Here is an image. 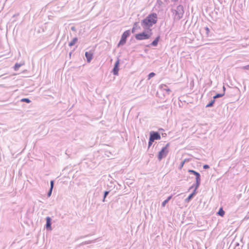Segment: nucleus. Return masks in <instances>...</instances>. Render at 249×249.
Returning <instances> with one entry per match:
<instances>
[{
    "label": "nucleus",
    "mask_w": 249,
    "mask_h": 249,
    "mask_svg": "<svg viewBox=\"0 0 249 249\" xmlns=\"http://www.w3.org/2000/svg\"><path fill=\"white\" fill-rule=\"evenodd\" d=\"M109 192V191H105L104 192V198H103V202H105V198L106 197H107V196L108 195Z\"/></svg>",
    "instance_id": "obj_22"
},
{
    "label": "nucleus",
    "mask_w": 249,
    "mask_h": 249,
    "mask_svg": "<svg viewBox=\"0 0 249 249\" xmlns=\"http://www.w3.org/2000/svg\"><path fill=\"white\" fill-rule=\"evenodd\" d=\"M188 172L191 173H192L194 175H195L196 176H197V175H200V174L193 170H188Z\"/></svg>",
    "instance_id": "obj_19"
},
{
    "label": "nucleus",
    "mask_w": 249,
    "mask_h": 249,
    "mask_svg": "<svg viewBox=\"0 0 249 249\" xmlns=\"http://www.w3.org/2000/svg\"><path fill=\"white\" fill-rule=\"evenodd\" d=\"M78 41V38L77 37H74L73 39L69 43V46H73Z\"/></svg>",
    "instance_id": "obj_14"
},
{
    "label": "nucleus",
    "mask_w": 249,
    "mask_h": 249,
    "mask_svg": "<svg viewBox=\"0 0 249 249\" xmlns=\"http://www.w3.org/2000/svg\"><path fill=\"white\" fill-rule=\"evenodd\" d=\"M95 241H85V242H84L82 243V245H86V244H90V243H91L92 242H94Z\"/></svg>",
    "instance_id": "obj_24"
},
{
    "label": "nucleus",
    "mask_w": 249,
    "mask_h": 249,
    "mask_svg": "<svg viewBox=\"0 0 249 249\" xmlns=\"http://www.w3.org/2000/svg\"><path fill=\"white\" fill-rule=\"evenodd\" d=\"M172 196H170L168 197V198L166 199L168 202L171 199Z\"/></svg>",
    "instance_id": "obj_32"
},
{
    "label": "nucleus",
    "mask_w": 249,
    "mask_h": 249,
    "mask_svg": "<svg viewBox=\"0 0 249 249\" xmlns=\"http://www.w3.org/2000/svg\"><path fill=\"white\" fill-rule=\"evenodd\" d=\"M169 146V143H168L166 144V145L163 147L161 150L159 152L158 158V160L160 161L162 160V158H165L168 154L169 150L168 147Z\"/></svg>",
    "instance_id": "obj_3"
},
{
    "label": "nucleus",
    "mask_w": 249,
    "mask_h": 249,
    "mask_svg": "<svg viewBox=\"0 0 249 249\" xmlns=\"http://www.w3.org/2000/svg\"><path fill=\"white\" fill-rule=\"evenodd\" d=\"M225 213V212L223 210L222 208H220L218 212V214L221 216H223L224 215Z\"/></svg>",
    "instance_id": "obj_18"
},
{
    "label": "nucleus",
    "mask_w": 249,
    "mask_h": 249,
    "mask_svg": "<svg viewBox=\"0 0 249 249\" xmlns=\"http://www.w3.org/2000/svg\"><path fill=\"white\" fill-rule=\"evenodd\" d=\"M74 27H72V28H71V30H74Z\"/></svg>",
    "instance_id": "obj_35"
},
{
    "label": "nucleus",
    "mask_w": 249,
    "mask_h": 249,
    "mask_svg": "<svg viewBox=\"0 0 249 249\" xmlns=\"http://www.w3.org/2000/svg\"><path fill=\"white\" fill-rule=\"evenodd\" d=\"M159 39L160 36H159L155 39V40L151 43L150 45L153 46H157L159 41Z\"/></svg>",
    "instance_id": "obj_13"
},
{
    "label": "nucleus",
    "mask_w": 249,
    "mask_h": 249,
    "mask_svg": "<svg viewBox=\"0 0 249 249\" xmlns=\"http://www.w3.org/2000/svg\"><path fill=\"white\" fill-rule=\"evenodd\" d=\"M185 161H186V160H184L183 161H182L181 162V163H180V166H179V168H180V169H181V168L183 167V165H184V163H185Z\"/></svg>",
    "instance_id": "obj_26"
},
{
    "label": "nucleus",
    "mask_w": 249,
    "mask_h": 249,
    "mask_svg": "<svg viewBox=\"0 0 249 249\" xmlns=\"http://www.w3.org/2000/svg\"><path fill=\"white\" fill-rule=\"evenodd\" d=\"M167 203H168V201L166 200H165L161 204L162 207H165Z\"/></svg>",
    "instance_id": "obj_29"
},
{
    "label": "nucleus",
    "mask_w": 249,
    "mask_h": 249,
    "mask_svg": "<svg viewBox=\"0 0 249 249\" xmlns=\"http://www.w3.org/2000/svg\"><path fill=\"white\" fill-rule=\"evenodd\" d=\"M209 168V166L207 164H205L203 165V168L205 169H208Z\"/></svg>",
    "instance_id": "obj_31"
},
{
    "label": "nucleus",
    "mask_w": 249,
    "mask_h": 249,
    "mask_svg": "<svg viewBox=\"0 0 249 249\" xmlns=\"http://www.w3.org/2000/svg\"><path fill=\"white\" fill-rule=\"evenodd\" d=\"M200 175H197V176H196V184H193L190 188V189H191L193 188H195V190H197V188L199 187L200 184Z\"/></svg>",
    "instance_id": "obj_6"
},
{
    "label": "nucleus",
    "mask_w": 249,
    "mask_h": 249,
    "mask_svg": "<svg viewBox=\"0 0 249 249\" xmlns=\"http://www.w3.org/2000/svg\"><path fill=\"white\" fill-rule=\"evenodd\" d=\"M119 59H118L115 63L114 67L113 69L112 72L114 75H117L118 74L119 68L118 66L119 65Z\"/></svg>",
    "instance_id": "obj_8"
},
{
    "label": "nucleus",
    "mask_w": 249,
    "mask_h": 249,
    "mask_svg": "<svg viewBox=\"0 0 249 249\" xmlns=\"http://www.w3.org/2000/svg\"><path fill=\"white\" fill-rule=\"evenodd\" d=\"M196 190L194 189L193 192L191 193L188 197L185 199L186 202H189L194 196L196 194Z\"/></svg>",
    "instance_id": "obj_12"
},
{
    "label": "nucleus",
    "mask_w": 249,
    "mask_h": 249,
    "mask_svg": "<svg viewBox=\"0 0 249 249\" xmlns=\"http://www.w3.org/2000/svg\"><path fill=\"white\" fill-rule=\"evenodd\" d=\"M152 35V30H145L143 32L136 34L135 38L137 40H145L149 38Z\"/></svg>",
    "instance_id": "obj_2"
},
{
    "label": "nucleus",
    "mask_w": 249,
    "mask_h": 249,
    "mask_svg": "<svg viewBox=\"0 0 249 249\" xmlns=\"http://www.w3.org/2000/svg\"><path fill=\"white\" fill-rule=\"evenodd\" d=\"M214 102H215L214 100H212L210 103H209L206 106V107H211L213 106V105L214 104Z\"/></svg>",
    "instance_id": "obj_23"
},
{
    "label": "nucleus",
    "mask_w": 249,
    "mask_h": 249,
    "mask_svg": "<svg viewBox=\"0 0 249 249\" xmlns=\"http://www.w3.org/2000/svg\"><path fill=\"white\" fill-rule=\"evenodd\" d=\"M155 75V73L154 72H151L148 75V79H150L152 77H154Z\"/></svg>",
    "instance_id": "obj_21"
},
{
    "label": "nucleus",
    "mask_w": 249,
    "mask_h": 249,
    "mask_svg": "<svg viewBox=\"0 0 249 249\" xmlns=\"http://www.w3.org/2000/svg\"><path fill=\"white\" fill-rule=\"evenodd\" d=\"M242 69L249 70V65L242 67Z\"/></svg>",
    "instance_id": "obj_30"
},
{
    "label": "nucleus",
    "mask_w": 249,
    "mask_h": 249,
    "mask_svg": "<svg viewBox=\"0 0 249 249\" xmlns=\"http://www.w3.org/2000/svg\"><path fill=\"white\" fill-rule=\"evenodd\" d=\"M158 16L156 13L149 14L141 22V25L144 30H151L150 28L157 22Z\"/></svg>",
    "instance_id": "obj_1"
},
{
    "label": "nucleus",
    "mask_w": 249,
    "mask_h": 249,
    "mask_svg": "<svg viewBox=\"0 0 249 249\" xmlns=\"http://www.w3.org/2000/svg\"><path fill=\"white\" fill-rule=\"evenodd\" d=\"M153 142H154L153 140L151 141V139L149 138V142H148V147L151 146V145L152 144Z\"/></svg>",
    "instance_id": "obj_28"
},
{
    "label": "nucleus",
    "mask_w": 249,
    "mask_h": 249,
    "mask_svg": "<svg viewBox=\"0 0 249 249\" xmlns=\"http://www.w3.org/2000/svg\"><path fill=\"white\" fill-rule=\"evenodd\" d=\"M54 185V181L53 180H51L50 182V188H52V189H53Z\"/></svg>",
    "instance_id": "obj_27"
},
{
    "label": "nucleus",
    "mask_w": 249,
    "mask_h": 249,
    "mask_svg": "<svg viewBox=\"0 0 249 249\" xmlns=\"http://www.w3.org/2000/svg\"><path fill=\"white\" fill-rule=\"evenodd\" d=\"M51 220L52 219L50 217L48 216L46 217V228L47 230H52Z\"/></svg>",
    "instance_id": "obj_11"
},
{
    "label": "nucleus",
    "mask_w": 249,
    "mask_h": 249,
    "mask_svg": "<svg viewBox=\"0 0 249 249\" xmlns=\"http://www.w3.org/2000/svg\"><path fill=\"white\" fill-rule=\"evenodd\" d=\"M139 28V26L138 25V23L135 22L133 25V27L132 29V32L134 33L135 31V30H136L137 28Z\"/></svg>",
    "instance_id": "obj_15"
},
{
    "label": "nucleus",
    "mask_w": 249,
    "mask_h": 249,
    "mask_svg": "<svg viewBox=\"0 0 249 249\" xmlns=\"http://www.w3.org/2000/svg\"><path fill=\"white\" fill-rule=\"evenodd\" d=\"M177 14H178V18H182L183 14L182 6H178L177 7Z\"/></svg>",
    "instance_id": "obj_10"
},
{
    "label": "nucleus",
    "mask_w": 249,
    "mask_h": 249,
    "mask_svg": "<svg viewBox=\"0 0 249 249\" xmlns=\"http://www.w3.org/2000/svg\"><path fill=\"white\" fill-rule=\"evenodd\" d=\"M23 64H18V63H16L15 65V66H14V70L15 71H18V69L21 66L23 65Z\"/></svg>",
    "instance_id": "obj_16"
},
{
    "label": "nucleus",
    "mask_w": 249,
    "mask_h": 249,
    "mask_svg": "<svg viewBox=\"0 0 249 249\" xmlns=\"http://www.w3.org/2000/svg\"><path fill=\"white\" fill-rule=\"evenodd\" d=\"M225 94V92H224L223 93H218L217 94H216L214 97H213V98L214 99H216V98H220V97H222L223 96H224Z\"/></svg>",
    "instance_id": "obj_17"
},
{
    "label": "nucleus",
    "mask_w": 249,
    "mask_h": 249,
    "mask_svg": "<svg viewBox=\"0 0 249 249\" xmlns=\"http://www.w3.org/2000/svg\"><path fill=\"white\" fill-rule=\"evenodd\" d=\"M93 53L92 51L86 52L85 53V56L87 58V62L89 63L93 58Z\"/></svg>",
    "instance_id": "obj_7"
},
{
    "label": "nucleus",
    "mask_w": 249,
    "mask_h": 249,
    "mask_svg": "<svg viewBox=\"0 0 249 249\" xmlns=\"http://www.w3.org/2000/svg\"><path fill=\"white\" fill-rule=\"evenodd\" d=\"M130 33L129 30H127L124 32L122 35L121 40L117 45L118 47L124 45L126 43V38L128 36H129Z\"/></svg>",
    "instance_id": "obj_4"
},
{
    "label": "nucleus",
    "mask_w": 249,
    "mask_h": 249,
    "mask_svg": "<svg viewBox=\"0 0 249 249\" xmlns=\"http://www.w3.org/2000/svg\"><path fill=\"white\" fill-rule=\"evenodd\" d=\"M52 191H53V189H52V188H50L49 192H48V194H47L48 197L51 196L52 193Z\"/></svg>",
    "instance_id": "obj_25"
},
{
    "label": "nucleus",
    "mask_w": 249,
    "mask_h": 249,
    "mask_svg": "<svg viewBox=\"0 0 249 249\" xmlns=\"http://www.w3.org/2000/svg\"><path fill=\"white\" fill-rule=\"evenodd\" d=\"M21 102H24L27 103H30L31 102V100L28 98H23L21 99Z\"/></svg>",
    "instance_id": "obj_20"
},
{
    "label": "nucleus",
    "mask_w": 249,
    "mask_h": 249,
    "mask_svg": "<svg viewBox=\"0 0 249 249\" xmlns=\"http://www.w3.org/2000/svg\"><path fill=\"white\" fill-rule=\"evenodd\" d=\"M206 30H207V31H209V28H208V27H206Z\"/></svg>",
    "instance_id": "obj_34"
},
{
    "label": "nucleus",
    "mask_w": 249,
    "mask_h": 249,
    "mask_svg": "<svg viewBox=\"0 0 249 249\" xmlns=\"http://www.w3.org/2000/svg\"><path fill=\"white\" fill-rule=\"evenodd\" d=\"M159 88L161 90L166 91L168 94H169L171 92V90L166 85L161 84Z\"/></svg>",
    "instance_id": "obj_9"
},
{
    "label": "nucleus",
    "mask_w": 249,
    "mask_h": 249,
    "mask_svg": "<svg viewBox=\"0 0 249 249\" xmlns=\"http://www.w3.org/2000/svg\"><path fill=\"white\" fill-rule=\"evenodd\" d=\"M151 141L158 140L160 139V136L158 132L151 131L150 134Z\"/></svg>",
    "instance_id": "obj_5"
},
{
    "label": "nucleus",
    "mask_w": 249,
    "mask_h": 249,
    "mask_svg": "<svg viewBox=\"0 0 249 249\" xmlns=\"http://www.w3.org/2000/svg\"><path fill=\"white\" fill-rule=\"evenodd\" d=\"M223 88L224 91H225V87H224V86H223Z\"/></svg>",
    "instance_id": "obj_33"
}]
</instances>
